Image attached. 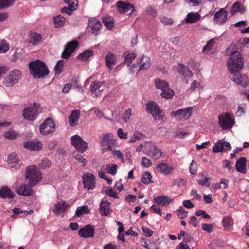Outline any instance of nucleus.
Returning a JSON list of instances; mask_svg holds the SVG:
<instances>
[{"mask_svg":"<svg viewBox=\"0 0 249 249\" xmlns=\"http://www.w3.org/2000/svg\"><path fill=\"white\" fill-rule=\"evenodd\" d=\"M115 140L113 139V135L111 133L103 135L101 137L100 144L101 147L102 153L107 152L108 155L112 156H123V154L118 150L114 148Z\"/></svg>","mask_w":249,"mask_h":249,"instance_id":"1","label":"nucleus"},{"mask_svg":"<svg viewBox=\"0 0 249 249\" xmlns=\"http://www.w3.org/2000/svg\"><path fill=\"white\" fill-rule=\"evenodd\" d=\"M244 60L242 54L238 51L231 53L227 61V67L231 72L239 71L244 66Z\"/></svg>","mask_w":249,"mask_h":249,"instance_id":"2","label":"nucleus"},{"mask_svg":"<svg viewBox=\"0 0 249 249\" xmlns=\"http://www.w3.org/2000/svg\"><path fill=\"white\" fill-rule=\"evenodd\" d=\"M29 67L30 73L35 78H43L49 73L47 66L40 60L31 62Z\"/></svg>","mask_w":249,"mask_h":249,"instance_id":"3","label":"nucleus"},{"mask_svg":"<svg viewBox=\"0 0 249 249\" xmlns=\"http://www.w3.org/2000/svg\"><path fill=\"white\" fill-rule=\"evenodd\" d=\"M25 178L29 179L31 186L37 184L42 178L39 170L34 165H31L27 167L26 170Z\"/></svg>","mask_w":249,"mask_h":249,"instance_id":"4","label":"nucleus"},{"mask_svg":"<svg viewBox=\"0 0 249 249\" xmlns=\"http://www.w3.org/2000/svg\"><path fill=\"white\" fill-rule=\"evenodd\" d=\"M41 112V108L39 104L34 103L24 109L23 116L25 119L34 120Z\"/></svg>","mask_w":249,"mask_h":249,"instance_id":"5","label":"nucleus"},{"mask_svg":"<svg viewBox=\"0 0 249 249\" xmlns=\"http://www.w3.org/2000/svg\"><path fill=\"white\" fill-rule=\"evenodd\" d=\"M143 150V152L147 156H161L162 152L158 149L151 142H146L144 144H140L137 148V151Z\"/></svg>","mask_w":249,"mask_h":249,"instance_id":"6","label":"nucleus"},{"mask_svg":"<svg viewBox=\"0 0 249 249\" xmlns=\"http://www.w3.org/2000/svg\"><path fill=\"white\" fill-rule=\"evenodd\" d=\"M220 126L223 130H226L232 127L235 124L234 119L232 118L228 113H224L218 116Z\"/></svg>","mask_w":249,"mask_h":249,"instance_id":"7","label":"nucleus"},{"mask_svg":"<svg viewBox=\"0 0 249 249\" xmlns=\"http://www.w3.org/2000/svg\"><path fill=\"white\" fill-rule=\"evenodd\" d=\"M71 142L79 152L84 153L88 149V143L79 135L71 137Z\"/></svg>","mask_w":249,"mask_h":249,"instance_id":"8","label":"nucleus"},{"mask_svg":"<svg viewBox=\"0 0 249 249\" xmlns=\"http://www.w3.org/2000/svg\"><path fill=\"white\" fill-rule=\"evenodd\" d=\"M147 111L150 113L154 119L156 120H162L164 116L161 114L162 110L160 109L158 105L154 102L151 101L146 104V106Z\"/></svg>","mask_w":249,"mask_h":249,"instance_id":"9","label":"nucleus"},{"mask_svg":"<svg viewBox=\"0 0 249 249\" xmlns=\"http://www.w3.org/2000/svg\"><path fill=\"white\" fill-rule=\"evenodd\" d=\"M21 72L18 70H14L4 79L3 84L7 87L12 86L20 78Z\"/></svg>","mask_w":249,"mask_h":249,"instance_id":"10","label":"nucleus"},{"mask_svg":"<svg viewBox=\"0 0 249 249\" xmlns=\"http://www.w3.org/2000/svg\"><path fill=\"white\" fill-rule=\"evenodd\" d=\"M55 126V124L53 120L49 118L40 126V132L43 135L49 134L54 131Z\"/></svg>","mask_w":249,"mask_h":249,"instance_id":"11","label":"nucleus"},{"mask_svg":"<svg viewBox=\"0 0 249 249\" xmlns=\"http://www.w3.org/2000/svg\"><path fill=\"white\" fill-rule=\"evenodd\" d=\"M229 78L233 82L243 87H246L248 85V77L244 73L238 72H231Z\"/></svg>","mask_w":249,"mask_h":249,"instance_id":"12","label":"nucleus"},{"mask_svg":"<svg viewBox=\"0 0 249 249\" xmlns=\"http://www.w3.org/2000/svg\"><path fill=\"white\" fill-rule=\"evenodd\" d=\"M193 108L191 107L178 109L171 112V115L176 117L177 120L189 119L192 114Z\"/></svg>","mask_w":249,"mask_h":249,"instance_id":"13","label":"nucleus"},{"mask_svg":"<svg viewBox=\"0 0 249 249\" xmlns=\"http://www.w3.org/2000/svg\"><path fill=\"white\" fill-rule=\"evenodd\" d=\"M177 71L180 77L185 80V83L188 84V79L193 76V73L190 69L183 64L179 63L178 65Z\"/></svg>","mask_w":249,"mask_h":249,"instance_id":"14","label":"nucleus"},{"mask_svg":"<svg viewBox=\"0 0 249 249\" xmlns=\"http://www.w3.org/2000/svg\"><path fill=\"white\" fill-rule=\"evenodd\" d=\"M79 43L77 40L69 42L66 45L65 49L63 51L61 56L63 58L67 59L74 52L78 46Z\"/></svg>","mask_w":249,"mask_h":249,"instance_id":"15","label":"nucleus"},{"mask_svg":"<svg viewBox=\"0 0 249 249\" xmlns=\"http://www.w3.org/2000/svg\"><path fill=\"white\" fill-rule=\"evenodd\" d=\"M83 182L84 187L88 190L93 189L95 185V177L93 174L89 173L84 174L82 176Z\"/></svg>","mask_w":249,"mask_h":249,"instance_id":"16","label":"nucleus"},{"mask_svg":"<svg viewBox=\"0 0 249 249\" xmlns=\"http://www.w3.org/2000/svg\"><path fill=\"white\" fill-rule=\"evenodd\" d=\"M117 6L121 13H124L128 15L131 14L135 10L133 4L129 3H125L122 1H119L117 3Z\"/></svg>","mask_w":249,"mask_h":249,"instance_id":"17","label":"nucleus"},{"mask_svg":"<svg viewBox=\"0 0 249 249\" xmlns=\"http://www.w3.org/2000/svg\"><path fill=\"white\" fill-rule=\"evenodd\" d=\"M78 234L80 237L83 238L92 237L94 235V229L90 225H87L80 229Z\"/></svg>","mask_w":249,"mask_h":249,"instance_id":"18","label":"nucleus"},{"mask_svg":"<svg viewBox=\"0 0 249 249\" xmlns=\"http://www.w3.org/2000/svg\"><path fill=\"white\" fill-rule=\"evenodd\" d=\"M231 147L230 143L228 142L218 140L213 146V150L214 152L226 151L231 150Z\"/></svg>","mask_w":249,"mask_h":249,"instance_id":"19","label":"nucleus"},{"mask_svg":"<svg viewBox=\"0 0 249 249\" xmlns=\"http://www.w3.org/2000/svg\"><path fill=\"white\" fill-rule=\"evenodd\" d=\"M34 186H31L29 182L27 185L25 184H21L19 187L17 188V193L20 195L25 196H30L32 195L33 190L32 188Z\"/></svg>","mask_w":249,"mask_h":249,"instance_id":"20","label":"nucleus"},{"mask_svg":"<svg viewBox=\"0 0 249 249\" xmlns=\"http://www.w3.org/2000/svg\"><path fill=\"white\" fill-rule=\"evenodd\" d=\"M90 87L92 93L94 94L97 97L100 96L101 92L104 89V83L99 81L93 82Z\"/></svg>","mask_w":249,"mask_h":249,"instance_id":"21","label":"nucleus"},{"mask_svg":"<svg viewBox=\"0 0 249 249\" xmlns=\"http://www.w3.org/2000/svg\"><path fill=\"white\" fill-rule=\"evenodd\" d=\"M102 27L101 22L96 18H91L89 20L88 27L92 32L96 35Z\"/></svg>","mask_w":249,"mask_h":249,"instance_id":"22","label":"nucleus"},{"mask_svg":"<svg viewBox=\"0 0 249 249\" xmlns=\"http://www.w3.org/2000/svg\"><path fill=\"white\" fill-rule=\"evenodd\" d=\"M24 147L31 151L39 150L42 148V143L37 141H30L24 143Z\"/></svg>","mask_w":249,"mask_h":249,"instance_id":"23","label":"nucleus"},{"mask_svg":"<svg viewBox=\"0 0 249 249\" xmlns=\"http://www.w3.org/2000/svg\"><path fill=\"white\" fill-rule=\"evenodd\" d=\"M247 160L245 157H241L237 160L235 167L236 170L242 174H246L247 173L246 168Z\"/></svg>","mask_w":249,"mask_h":249,"instance_id":"24","label":"nucleus"},{"mask_svg":"<svg viewBox=\"0 0 249 249\" xmlns=\"http://www.w3.org/2000/svg\"><path fill=\"white\" fill-rule=\"evenodd\" d=\"M215 21L220 24L226 22L227 19V12L224 9L222 8L217 12L214 16Z\"/></svg>","mask_w":249,"mask_h":249,"instance_id":"25","label":"nucleus"},{"mask_svg":"<svg viewBox=\"0 0 249 249\" xmlns=\"http://www.w3.org/2000/svg\"><path fill=\"white\" fill-rule=\"evenodd\" d=\"M110 203L107 200H103L100 205V212L102 216H107L110 213Z\"/></svg>","mask_w":249,"mask_h":249,"instance_id":"26","label":"nucleus"},{"mask_svg":"<svg viewBox=\"0 0 249 249\" xmlns=\"http://www.w3.org/2000/svg\"><path fill=\"white\" fill-rule=\"evenodd\" d=\"M201 16L198 13L190 12L188 13L185 21L186 23H195L198 22Z\"/></svg>","mask_w":249,"mask_h":249,"instance_id":"27","label":"nucleus"},{"mask_svg":"<svg viewBox=\"0 0 249 249\" xmlns=\"http://www.w3.org/2000/svg\"><path fill=\"white\" fill-rule=\"evenodd\" d=\"M157 169L164 175H169L173 171V167L165 163H160L157 165Z\"/></svg>","mask_w":249,"mask_h":249,"instance_id":"28","label":"nucleus"},{"mask_svg":"<svg viewBox=\"0 0 249 249\" xmlns=\"http://www.w3.org/2000/svg\"><path fill=\"white\" fill-rule=\"evenodd\" d=\"M14 193L8 187H2L0 190V196L2 198H13Z\"/></svg>","mask_w":249,"mask_h":249,"instance_id":"29","label":"nucleus"},{"mask_svg":"<svg viewBox=\"0 0 249 249\" xmlns=\"http://www.w3.org/2000/svg\"><path fill=\"white\" fill-rule=\"evenodd\" d=\"M138 64H139V70L147 69L150 66V58L142 55Z\"/></svg>","mask_w":249,"mask_h":249,"instance_id":"30","label":"nucleus"},{"mask_svg":"<svg viewBox=\"0 0 249 249\" xmlns=\"http://www.w3.org/2000/svg\"><path fill=\"white\" fill-rule=\"evenodd\" d=\"M80 116V111L76 110L72 111L69 116V123L71 126H74L77 124Z\"/></svg>","mask_w":249,"mask_h":249,"instance_id":"31","label":"nucleus"},{"mask_svg":"<svg viewBox=\"0 0 249 249\" xmlns=\"http://www.w3.org/2000/svg\"><path fill=\"white\" fill-rule=\"evenodd\" d=\"M69 206L66 201L59 202L55 205L54 211L57 214H59L60 213L64 212Z\"/></svg>","mask_w":249,"mask_h":249,"instance_id":"32","label":"nucleus"},{"mask_svg":"<svg viewBox=\"0 0 249 249\" xmlns=\"http://www.w3.org/2000/svg\"><path fill=\"white\" fill-rule=\"evenodd\" d=\"M172 200L170 197L166 196H160L154 198V201L156 203L162 206L169 204Z\"/></svg>","mask_w":249,"mask_h":249,"instance_id":"33","label":"nucleus"},{"mask_svg":"<svg viewBox=\"0 0 249 249\" xmlns=\"http://www.w3.org/2000/svg\"><path fill=\"white\" fill-rule=\"evenodd\" d=\"M42 36L37 33H31L30 36L29 43L37 45L42 41Z\"/></svg>","mask_w":249,"mask_h":249,"instance_id":"34","label":"nucleus"},{"mask_svg":"<svg viewBox=\"0 0 249 249\" xmlns=\"http://www.w3.org/2000/svg\"><path fill=\"white\" fill-rule=\"evenodd\" d=\"M115 56L111 53H108L106 57V64L107 68L112 70L113 66L115 64Z\"/></svg>","mask_w":249,"mask_h":249,"instance_id":"35","label":"nucleus"},{"mask_svg":"<svg viewBox=\"0 0 249 249\" xmlns=\"http://www.w3.org/2000/svg\"><path fill=\"white\" fill-rule=\"evenodd\" d=\"M93 51L89 49L87 50L81 54H79L77 58V59L81 60L82 61H85L93 56Z\"/></svg>","mask_w":249,"mask_h":249,"instance_id":"36","label":"nucleus"},{"mask_svg":"<svg viewBox=\"0 0 249 249\" xmlns=\"http://www.w3.org/2000/svg\"><path fill=\"white\" fill-rule=\"evenodd\" d=\"M125 59L124 61V64L129 65L132 61L136 58V54L134 53H130L129 52H125L124 53Z\"/></svg>","mask_w":249,"mask_h":249,"instance_id":"37","label":"nucleus"},{"mask_svg":"<svg viewBox=\"0 0 249 249\" xmlns=\"http://www.w3.org/2000/svg\"><path fill=\"white\" fill-rule=\"evenodd\" d=\"M102 21L104 25L109 30H111L114 26L113 19L110 17H105L102 18Z\"/></svg>","mask_w":249,"mask_h":249,"instance_id":"38","label":"nucleus"},{"mask_svg":"<svg viewBox=\"0 0 249 249\" xmlns=\"http://www.w3.org/2000/svg\"><path fill=\"white\" fill-rule=\"evenodd\" d=\"M152 176L149 172L146 171L144 172L141 176V181L146 185H148L152 182Z\"/></svg>","mask_w":249,"mask_h":249,"instance_id":"39","label":"nucleus"},{"mask_svg":"<svg viewBox=\"0 0 249 249\" xmlns=\"http://www.w3.org/2000/svg\"><path fill=\"white\" fill-rule=\"evenodd\" d=\"M7 162L11 167H17L20 165V161L18 157H8Z\"/></svg>","mask_w":249,"mask_h":249,"instance_id":"40","label":"nucleus"},{"mask_svg":"<svg viewBox=\"0 0 249 249\" xmlns=\"http://www.w3.org/2000/svg\"><path fill=\"white\" fill-rule=\"evenodd\" d=\"M245 11V8L244 6L242 5L239 2H235L231 8V13L232 14L239 12L240 13H243Z\"/></svg>","mask_w":249,"mask_h":249,"instance_id":"41","label":"nucleus"},{"mask_svg":"<svg viewBox=\"0 0 249 249\" xmlns=\"http://www.w3.org/2000/svg\"><path fill=\"white\" fill-rule=\"evenodd\" d=\"M90 213V211L88 208V206L84 205L77 208L76 211V215L78 217H80L85 214H89Z\"/></svg>","mask_w":249,"mask_h":249,"instance_id":"42","label":"nucleus"},{"mask_svg":"<svg viewBox=\"0 0 249 249\" xmlns=\"http://www.w3.org/2000/svg\"><path fill=\"white\" fill-rule=\"evenodd\" d=\"M223 224L224 228L230 230L232 228L234 222L232 218L228 216L224 217Z\"/></svg>","mask_w":249,"mask_h":249,"instance_id":"43","label":"nucleus"},{"mask_svg":"<svg viewBox=\"0 0 249 249\" xmlns=\"http://www.w3.org/2000/svg\"><path fill=\"white\" fill-rule=\"evenodd\" d=\"M155 83L157 88L161 89V91L169 87V84L167 82L160 79H156Z\"/></svg>","mask_w":249,"mask_h":249,"instance_id":"44","label":"nucleus"},{"mask_svg":"<svg viewBox=\"0 0 249 249\" xmlns=\"http://www.w3.org/2000/svg\"><path fill=\"white\" fill-rule=\"evenodd\" d=\"M160 95L162 97L164 98L171 99L173 97L174 95V92L173 90L170 89L169 87H168L167 88H166L165 89L162 90Z\"/></svg>","mask_w":249,"mask_h":249,"instance_id":"45","label":"nucleus"},{"mask_svg":"<svg viewBox=\"0 0 249 249\" xmlns=\"http://www.w3.org/2000/svg\"><path fill=\"white\" fill-rule=\"evenodd\" d=\"M53 21L55 25V27H61L64 24L66 21V18L64 17H62L59 15L54 17Z\"/></svg>","mask_w":249,"mask_h":249,"instance_id":"46","label":"nucleus"},{"mask_svg":"<svg viewBox=\"0 0 249 249\" xmlns=\"http://www.w3.org/2000/svg\"><path fill=\"white\" fill-rule=\"evenodd\" d=\"M15 2V0H0V10L10 7Z\"/></svg>","mask_w":249,"mask_h":249,"instance_id":"47","label":"nucleus"},{"mask_svg":"<svg viewBox=\"0 0 249 249\" xmlns=\"http://www.w3.org/2000/svg\"><path fill=\"white\" fill-rule=\"evenodd\" d=\"M117 167V165L115 164H108L106 165L105 169L108 173L114 175L116 174Z\"/></svg>","mask_w":249,"mask_h":249,"instance_id":"48","label":"nucleus"},{"mask_svg":"<svg viewBox=\"0 0 249 249\" xmlns=\"http://www.w3.org/2000/svg\"><path fill=\"white\" fill-rule=\"evenodd\" d=\"M4 137L9 140H13L17 138L18 134L14 130H10L6 131L4 134Z\"/></svg>","mask_w":249,"mask_h":249,"instance_id":"49","label":"nucleus"},{"mask_svg":"<svg viewBox=\"0 0 249 249\" xmlns=\"http://www.w3.org/2000/svg\"><path fill=\"white\" fill-rule=\"evenodd\" d=\"M51 165V162L49 160L48 158H44L41 160V161L39 164V166L41 168L44 169L46 168H49Z\"/></svg>","mask_w":249,"mask_h":249,"instance_id":"50","label":"nucleus"},{"mask_svg":"<svg viewBox=\"0 0 249 249\" xmlns=\"http://www.w3.org/2000/svg\"><path fill=\"white\" fill-rule=\"evenodd\" d=\"M64 66V61L62 60H59L54 67L55 72L57 74H60L62 71V69Z\"/></svg>","mask_w":249,"mask_h":249,"instance_id":"51","label":"nucleus"},{"mask_svg":"<svg viewBox=\"0 0 249 249\" xmlns=\"http://www.w3.org/2000/svg\"><path fill=\"white\" fill-rule=\"evenodd\" d=\"M65 2L68 5V7L76 10L78 6L77 0H65Z\"/></svg>","mask_w":249,"mask_h":249,"instance_id":"52","label":"nucleus"},{"mask_svg":"<svg viewBox=\"0 0 249 249\" xmlns=\"http://www.w3.org/2000/svg\"><path fill=\"white\" fill-rule=\"evenodd\" d=\"M9 49V45L5 41H2L0 42V53H5L7 52Z\"/></svg>","mask_w":249,"mask_h":249,"instance_id":"53","label":"nucleus"},{"mask_svg":"<svg viewBox=\"0 0 249 249\" xmlns=\"http://www.w3.org/2000/svg\"><path fill=\"white\" fill-rule=\"evenodd\" d=\"M202 229L208 233H212L213 231V227L211 224H203L202 225Z\"/></svg>","mask_w":249,"mask_h":249,"instance_id":"54","label":"nucleus"},{"mask_svg":"<svg viewBox=\"0 0 249 249\" xmlns=\"http://www.w3.org/2000/svg\"><path fill=\"white\" fill-rule=\"evenodd\" d=\"M177 211L178 212L177 216L180 219H183L186 218L188 215V212L182 209L181 208L178 209Z\"/></svg>","mask_w":249,"mask_h":249,"instance_id":"55","label":"nucleus"},{"mask_svg":"<svg viewBox=\"0 0 249 249\" xmlns=\"http://www.w3.org/2000/svg\"><path fill=\"white\" fill-rule=\"evenodd\" d=\"M132 115V109H128L126 110L124 114H123V120L124 122H127L128 120H129L130 117Z\"/></svg>","mask_w":249,"mask_h":249,"instance_id":"56","label":"nucleus"},{"mask_svg":"<svg viewBox=\"0 0 249 249\" xmlns=\"http://www.w3.org/2000/svg\"><path fill=\"white\" fill-rule=\"evenodd\" d=\"M142 165L144 167H149L151 165V160L146 157H142Z\"/></svg>","mask_w":249,"mask_h":249,"instance_id":"57","label":"nucleus"},{"mask_svg":"<svg viewBox=\"0 0 249 249\" xmlns=\"http://www.w3.org/2000/svg\"><path fill=\"white\" fill-rule=\"evenodd\" d=\"M190 173L191 174H196L197 170V164L196 162H195L193 160L190 166L189 167Z\"/></svg>","mask_w":249,"mask_h":249,"instance_id":"58","label":"nucleus"},{"mask_svg":"<svg viewBox=\"0 0 249 249\" xmlns=\"http://www.w3.org/2000/svg\"><path fill=\"white\" fill-rule=\"evenodd\" d=\"M209 181V178L206 177H202L199 181V184L202 186H206L207 187H209L210 185V183Z\"/></svg>","mask_w":249,"mask_h":249,"instance_id":"59","label":"nucleus"},{"mask_svg":"<svg viewBox=\"0 0 249 249\" xmlns=\"http://www.w3.org/2000/svg\"><path fill=\"white\" fill-rule=\"evenodd\" d=\"M197 216H203L204 218L210 219V215L207 214L206 211L203 210H199L195 212Z\"/></svg>","mask_w":249,"mask_h":249,"instance_id":"60","label":"nucleus"},{"mask_svg":"<svg viewBox=\"0 0 249 249\" xmlns=\"http://www.w3.org/2000/svg\"><path fill=\"white\" fill-rule=\"evenodd\" d=\"M160 21L162 23L166 25H171L173 23V21L171 18H167L165 16L161 17L160 18Z\"/></svg>","mask_w":249,"mask_h":249,"instance_id":"61","label":"nucleus"},{"mask_svg":"<svg viewBox=\"0 0 249 249\" xmlns=\"http://www.w3.org/2000/svg\"><path fill=\"white\" fill-rule=\"evenodd\" d=\"M214 44L213 39L210 40L207 44L205 45L203 48V52L206 53V51H210L212 49L213 46Z\"/></svg>","mask_w":249,"mask_h":249,"instance_id":"62","label":"nucleus"},{"mask_svg":"<svg viewBox=\"0 0 249 249\" xmlns=\"http://www.w3.org/2000/svg\"><path fill=\"white\" fill-rule=\"evenodd\" d=\"M105 193L109 195L110 197L118 198V196L116 194V192L114 191L112 189H109L105 191Z\"/></svg>","mask_w":249,"mask_h":249,"instance_id":"63","label":"nucleus"},{"mask_svg":"<svg viewBox=\"0 0 249 249\" xmlns=\"http://www.w3.org/2000/svg\"><path fill=\"white\" fill-rule=\"evenodd\" d=\"M142 230L144 233V236L146 237H150L152 235L153 233V231L148 228H145L143 227H142Z\"/></svg>","mask_w":249,"mask_h":249,"instance_id":"64","label":"nucleus"}]
</instances>
